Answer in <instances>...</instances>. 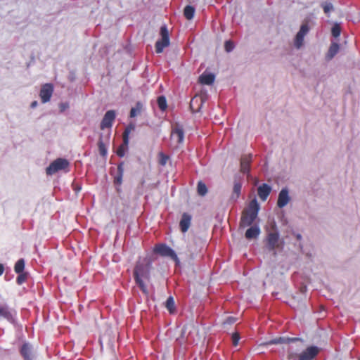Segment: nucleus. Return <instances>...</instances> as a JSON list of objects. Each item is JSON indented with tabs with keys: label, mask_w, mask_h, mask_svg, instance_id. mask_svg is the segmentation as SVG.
<instances>
[{
	"label": "nucleus",
	"mask_w": 360,
	"mask_h": 360,
	"mask_svg": "<svg viewBox=\"0 0 360 360\" xmlns=\"http://www.w3.org/2000/svg\"><path fill=\"white\" fill-rule=\"evenodd\" d=\"M151 263L149 260L144 259L136 262L134 269V278L142 292L148 295L149 292L143 279L149 281L150 279Z\"/></svg>",
	"instance_id": "1"
},
{
	"label": "nucleus",
	"mask_w": 360,
	"mask_h": 360,
	"mask_svg": "<svg viewBox=\"0 0 360 360\" xmlns=\"http://www.w3.org/2000/svg\"><path fill=\"white\" fill-rule=\"evenodd\" d=\"M259 209V205L257 200L254 199L251 200L248 209L243 212L240 219V226H250L257 218Z\"/></svg>",
	"instance_id": "2"
},
{
	"label": "nucleus",
	"mask_w": 360,
	"mask_h": 360,
	"mask_svg": "<svg viewBox=\"0 0 360 360\" xmlns=\"http://www.w3.org/2000/svg\"><path fill=\"white\" fill-rule=\"evenodd\" d=\"M160 34L161 39L158 40L155 43V51L158 53H162L164 49L169 45V32L165 25L161 26Z\"/></svg>",
	"instance_id": "3"
},
{
	"label": "nucleus",
	"mask_w": 360,
	"mask_h": 360,
	"mask_svg": "<svg viewBox=\"0 0 360 360\" xmlns=\"http://www.w3.org/2000/svg\"><path fill=\"white\" fill-rule=\"evenodd\" d=\"M68 167L69 162L66 159L57 158L49 165L46 172L48 175H53L60 170L65 169Z\"/></svg>",
	"instance_id": "4"
},
{
	"label": "nucleus",
	"mask_w": 360,
	"mask_h": 360,
	"mask_svg": "<svg viewBox=\"0 0 360 360\" xmlns=\"http://www.w3.org/2000/svg\"><path fill=\"white\" fill-rule=\"evenodd\" d=\"M154 252L164 257H169L174 261H178L175 252L165 244H158L154 248Z\"/></svg>",
	"instance_id": "5"
},
{
	"label": "nucleus",
	"mask_w": 360,
	"mask_h": 360,
	"mask_svg": "<svg viewBox=\"0 0 360 360\" xmlns=\"http://www.w3.org/2000/svg\"><path fill=\"white\" fill-rule=\"evenodd\" d=\"M110 133H108L105 135L101 134L99 136V139L98 141V147L99 153L103 157H105L107 155V153H108L107 147L110 143Z\"/></svg>",
	"instance_id": "6"
},
{
	"label": "nucleus",
	"mask_w": 360,
	"mask_h": 360,
	"mask_svg": "<svg viewBox=\"0 0 360 360\" xmlns=\"http://www.w3.org/2000/svg\"><path fill=\"white\" fill-rule=\"evenodd\" d=\"M266 247L269 250L274 251L279 245V234L277 231L269 233L266 238Z\"/></svg>",
	"instance_id": "7"
},
{
	"label": "nucleus",
	"mask_w": 360,
	"mask_h": 360,
	"mask_svg": "<svg viewBox=\"0 0 360 360\" xmlns=\"http://www.w3.org/2000/svg\"><path fill=\"white\" fill-rule=\"evenodd\" d=\"M115 119V112L112 110H108L101 122V129L103 130L105 128H111Z\"/></svg>",
	"instance_id": "8"
},
{
	"label": "nucleus",
	"mask_w": 360,
	"mask_h": 360,
	"mask_svg": "<svg viewBox=\"0 0 360 360\" xmlns=\"http://www.w3.org/2000/svg\"><path fill=\"white\" fill-rule=\"evenodd\" d=\"M53 92V86L51 84L47 83L42 86L39 96L42 103H46L50 101V98Z\"/></svg>",
	"instance_id": "9"
},
{
	"label": "nucleus",
	"mask_w": 360,
	"mask_h": 360,
	"mask_svg": "<svg viewBox=\"0 0 360 360\" xmlns=\"http://www.w3.org/2000/svg\"><path fill=\"white\" fill-rule=\"evenodd\" d=\"M319 352L316 346H310L302 352L299 356V360H312Z\"/></svg>",
	"instance_id": "10"
},
{
	"label": "nucleus",
	"mask_w": 360,
	"mask_h": 360,
	"mask_svg": "<svg viewBox=\"0 0 360 360\" xmlns=\"http://www.w3.org/2000/svg\"><path fill=\"white\" fill-rule=\"evenodd\" d=\"M130 127H127L123 133V143L117 148V155L122 158L125 155V151L128 148L129 144V134L131 131Z\"/></svg>",
	"instance_id": "11"
},
{
	"label": "nucleus",
	"mask_w": 360,
	"mask_h": 360,
	"mask_svg": "<svg viewBox=\"0 0 360 360\" xmlns=\"http://www.w3.org/2000/svg\"><path fill=\"white\" fill-rule=\"evenodd\" d=\"M308 31V25L307 24L302 25L300 31L296 34L295 39V46H296V48L300 49L302 46L304 36L307 34Z\"/></svg>",
	"instance_id": "12"
},
{
	"label": "nucleus",
	"mask_w": 360,
	"mask_h": 360,
	"mask_svg": "<svg viewBox=\"0 0 360 360\" xmlns=\"http://www.w3.org/2000/svg\"><path fill=\"white\" fill-rule=\"evenodd\" d=\"M184 133L182 127L176 125L172 130L171 139L176 143H181L184 141Z\"/></svg>",
	"instance_id": "13"
},
{
	"label": "nucleus",
	"mask_w": 360,
	"mask_h": 360,
	"mask_svg": "<svg viewBox=\"0 0 360 360\" xmlns=\"http://www.w3.org/2000/svg\"><path fill=\"white\" fill-rule=\"evenodd\" d=\"M290 201V196L287 188H283L279 194L277 201L278 207L282 208L285 207Z\"/></svg>",
	"instance_id": "14"
},
{
	"label": "nucleus",
	"mask_w": 360,
	"mask_h": 360,
	"mask_svg": "<svg viewBox=\"0 0 360 360\" xmlns=\"http://www.w3.org/2000/svg\"><path fill=\"white\" fill-rule=\"evenodd\" d=\"M271 187L267 184H262L257 188V194L262 201L266 200L268 196L271 193Z\"/></svg>",
	"instance_id": "15"
},
{
	"label": "nucleus",
	"mask_w": 360,
	"mask_h": 360,
	"mask_svg": "<svg viewBox=\"0 0 360 360\" xmlns=\"http://www.w3.org/2000/svg\"><path fill=\"white\" fill-rule=\"evenodd\" d=\"M252 155L250 154L243 155L240 159V172L249 174Z\"/></svg>",
	"instance_id": "16"
},
{
	"label": "nucleus",
	"mask_w": 360,
	"mask_h": 360,
	"mask_svg": "<svg viewBox=\"0 0 360 360\" xmlns=\"http://www.w3.org/2000/svg\"><path fill=\"white\" fill-rule=\"evenodd\" d=\"M299 338H278L271 340L268 342H264L261 344V345H277V344H289L292 342L298 340Z\"/></svg>",
	"instance_id": "17"
},
{
	"label": "nucleus",
	"mask_w": 360,
	"mask_h": 360,
	"mask_svg": "<svg viewBox=\"0 0 360 360\" xmlns=\"http://www.w3.org/2000/svg\"><path fill=\"white\" fill-rule=\"evenodd\" d=\"M191 216L187 213H184L181 217V219L179 222V226L181 229V231L183 233L186 232L191 225Z\"/></svg>",
	"instance_id": "18"
},
{
	"label": "nucleus",
	"mask_w": 360,
	"mask_h": 360,
	"mask_svg": "<svg viewBox=\"0 0 360 360\" xmlns=\"http://www.w3.org/2000/svg\"><path fill=\"white\" fill-rule=\"evenodd\" d=\"M123 175H124V164H123V162H122L117 165V172L116 176L114 177V181H113L115 185L118 186H121V184H122Z\"/></svg>",
	"instance_id": "19"
},
{
	"label": "nucleus",
	"mask_w": 360,
	"mask_h": 360,
	"mask_svg": "<svg viewBox=\"0 0 360 360\" xmlns=\"http://www.w3.org/2000/svg\"><path fill=\"white\" fill-rule=\"evenodd\" d=\"M214 81V75L213 74H202L199 77V82L202 84L210 85Z\"/></svg>",
	"instance_id": "20"
},
{
	"label": "nucleus",
	"mask_w": 360,
	"mask_h": 360,
	"mask_svg": "<svg viewBox=\"0 0 360 360\" xmlns=\"http://www.w3.org/2000/svg\"><path fill=\"white\" fill-rule=\"evenodd\" d=\"M260 233L258 226H251L245 232V238L248 239L256 238Z\"/></svg>",
	"instance_id": "21"
},
{
	"label": "nucleus",
	"mask_w": 360,
	"mask_h": 360,
	"mask_svg": "<svg viewBox=\"0 0 360 360\" xmlns=\"http://www.w3.org/2000/svg\"><path fill=\"white\" fill-rule=\"evenodd\" d=\"M20 354L25 360H32V352L27 344H23L20 349Z\"/></svg>",
	"instance_id": "22"
},
{
	"label": "nucleus",
	"mask_w": 360,
	"mask_h": 360,
	"mask_svg": "<svg viewBox=\"0 0 360 360\" xmlns=\"http://www.w3.org/2000/svg\"><path fill=\"white\" fill-rule=\"evenodd\" d=\"M338 51H339L338 44L332 43L329 48L328 52L327 53V58L328 59H332L336 55V53L338 52Z\"/></svg>",
	"instance_id": "23"
},
{
	"label": "nucleus",
	"mask_w": 360,
	"mask_h": 360,
	"mask_svg": "<svg viewBox=\"0 0 360 360\" xmlns=\"http://www.w3.org/2000/svg\"><path fill=\"white\" fill-rule=\"evenodd\" d=\"M195 14V8L192 6L188 5L184 8V15L187 20L193 18Z\"/></svg>",
	"instance_id": "24"
},
{
	"label": "nucleus",
	"mask_w": 360,
	"mask_h": 360,
	"mask_svg": "<svg viewBox=\"0 0 360 360\" xmlns=\"http://www.w3.org/2000/svg\"><path fill=\"white\" fill-rule=\"evenodd\" d=\"M0 318H4L7 320H11L12 319V314L6 306L0 307Z\"/></svg>",
	"instance_id": "25"
},
{
	"label": "nucleus",
	"mask_w": 360,
	"mask_h": 360,
	"mask_svg": "<svg viewBox=\"0 0 360 360\" xmlns=\"http://www.w3.org/2000/svg\"><path fill=\"white\" fill-rule=\"evenodd\" d=\"M165 307L168 309L170 314H172L175 311V304L174 300L172 297H169L165 302Z\"/></svg>",
	"instance_id": "26"
},
{
	"label": "nucleus",
	"mask_w": 360,
	"mask_h": 360,
	"mask_svg": "<svg viewBox=\"0 0 360 360\" xmlns=\"http://www.w3.org/2000/svg\"><path fill=\"white\" fill-rule=\"evenodd\" d=\"M242 185L240 182H235L233 188L232 198L237 199L241 191Z\"/></svg>",
	"instance_id": "27"
},
{
	"label": "nucleus",
	"mask_w": 360,
	"mask_h": 360,
	"mask_svg": "<svg viewBox=\"0 0 360 360\" xmlns=\"http://www.w3.org/2000/svg\"><path fill=\"white\" fill-rule=\"evenodd\" d=\"M25 269V261L23 259H20L17 261L15 264L14 270L15 273L20 274L22 273Z\"/></svg>",
	"instance_id": "28"
},
{
	"label": "nucleus",
	"mask_w": 360,
	"mask_h": 360,
	"mask_svg": "<svg viewBox=\"0 0 360 360\" xmlns=\"http://www.w3.org/2000/svg\"><path fill=\"white\" fill-rule=\"evenodd\" d=\"M197 191L198 195L204 196L207 192V188L204 183L199 181L198 184Z\"/></svg>",
	"instance_id": "29"
},
{
	"label": "nucleus",
	"mask_w": 360,
	"mask_h": 360,
	"mask_svg": "<svg viewBox=\"0 0 360 360\" xmlns=\"http://www.w3.org/2000/svg\"><path fill=\"white\" fill-rule=\"evenodd\" d=\"M142 108V105L140 103H137L135 108H132L130 110V117H136L140 113Z\"/></svg>",
	"instance_id": "30"
},
{
	"label": "nucleus",
	"mask_w": 360,
	"mask_h": 360,
	"mask_svg": "<svg viewBox=\"0 0 360 360\" xmlns=\"http://www.w3.org/2000/svg\"><path fill=\"white\" fill-rule=\"evenodd\" d=\"M158 105L160 110H165L167 108V101L165 96H161L158 98Z\"/></svg>",
	"instance_id": "31"
},
{
	"label": "nucleus",
	"mask_w": 360,
	"mask_h": 360,
	"mask_svg": "<svg viewBox=\"0 0 360 360\" xmlns=\"http://www.w3.org/2000/svg\"><path fill=\"white\" fill-rule=\"evenodd\" d=\"M331 33L334 37H338L340 35L341 27L339 24L336 23L333 26Z\"/></svg>",
	"instance_id": "32"
},
{
	"label": "nucleus",
	"mask_w": 360,
	"mask_h": 360,
	"mask_svg": "<svg viewBox=\"0 0 360 360\" xmlns=\"http://www.w3.org/2000/svg\"><path fill=\"white\" fill-rule=\"evenodd\" d=\"M169 160V156L165 155L163 153H159V163L160 165L165 166Z\"/></svg>",
	"instance_id": "33"
},
{
	"label": "nucleus",
	"mask_w": 360,
	"mask_h": 360,
	"mask_svg": "<svg viewBox=\"0 0 360 360\" xmlns=\"http://www.w3.org/2000/svg\"><path fill=\"white\" fill-rule=\"evenodd\" d=\"M19 275L18 276L17 278H16V283L18 284V285H22L23 283L25 282V281L27 280V274L26 273H20V274H18Z\"/></svg>",
	"instance_id": "34"
},
{
	"label": "nucleus",
	"mask_w": 360,
	"mask_h": 360,
	"mask_svg": "<svg viewBox=\"0 0 360 360\" xmlns=\"http://www.w3.org/2000/svg\"><path fill=\"white\" fill-rule=\"evenodd\" d=\"M224 48L227 52H230L233 49L234 44L231 41H226L224 44Z\"/></svg>",
	"instance_id": "35"
},
{
	"label": "nucleus",
	"mask_w": 360,
	"mask_h": 360,
	"mask_svg": "<svg viewBox=\"0 0 360 360\" xmlns=\"http://www.w3.org/2000/svg\"><path fill=\"white\" fill-rule=\"evenodd\" d=\"M232 342L234 346H237L240 340V335L238 333H234L232 335Z\"/></svg>",
	"instance_id": "36"
},
{
	"label": "nucleus",
	"mask_w": 360,
	"mask_h": 360,
	"mask_svg": "<svg viewBox=\"0 0 360 360\" xmlns=\"http://www.w3.org/2000/svg\"><path fill=\"white\" fill-rule=\"evenodd\" d=\"M323 8L326 13H328L333 9V6L330 4H324Z\"/></svg>",
	"instance_id": "37"
},
{
	"label": "nucleus",
	"mask_w": 360,
	"mask_h": 360,
	"mask_svg": "<svg viewBox=\"0 0 360 360\" xmlns=\"http://www.w3.org/2000/svg\"><path fill=\"white\" fill-rule=\"evenodd\" d=\"M236 318L234 317H228L226 321L224 322V324H233L236 321Z\"/></svg>",
	"instance_id": "38"
},
{
	"label": "nucleus",
	"mask_w": 360,
	"mask_h": 360,
	"mask_svg": "<svg viewBox=\"0 0 360 360\" xmlns=\"http://www.w3.org/2000/svg\"><path fill=\"white\" fill-rule=\"evenodd\" d=\"M4 271V266L2 264H0V276L3 274Z\"/></svg>",
	"instance_id": "39"
},
{
	"label": "nucleus",
	"mask_w": 360,
	"mask_h": 360,
	"mask_svg": "<svg viewBox=\"0 0 360 360\" xmlns=\"http://www.w3.org/2000/svg\"><path fill=\"white\" fill-rule=\"evenodd\" d=\"M37 101H33L32 103H31V107L32 108H34L35 106H37Z\"/></svg>",
	"instance_id": "40"
},
{
	"label": "nucleus",
	"mask_w": 360,
	"mask_h": 360,
	"mask_svg": "<svg viewBox=\"0 0 360 360\" xmlns=\"http://www.w3.org/2000/svg\"><path fill=\"white\" fill-rule=\"evenodd\" d=\"M61 110H63L67 106L65 104H61Z\"/></svg>",
	"instance_id": "41"
},
{
	"label": "nucleus",
	"mask_w": 360,
	"mask_h": 360,
	"mask_svg": "<svg viewBox=\"0 0 360 360\" xmlns=\"http://www.w3.org/2000/svg\"><path fill=\"white\" fill-rule=\"evenodd\" d=\"M296 238H297V240H300V239H301V238H302V236H301V235H300V234H297V235H296Z\"/></svg>",
	"instance_id": "42"
},
{
	"label": "nucleus",
	"mask_w": 360,
	"mask_h": 360,
	"mask_svg": "<svg viewBox=\"0 0 360 360\" xmlns=\"http://www.w3.org/2000/svg\"><path fill=\"white\" fill-rule=\"evenodd\" d=\"M194 99H195V98H193V99L191 100V108H192V105H193V101H194Z\"/></svg>",
	"instance_id": "43"
}]
</instances>
